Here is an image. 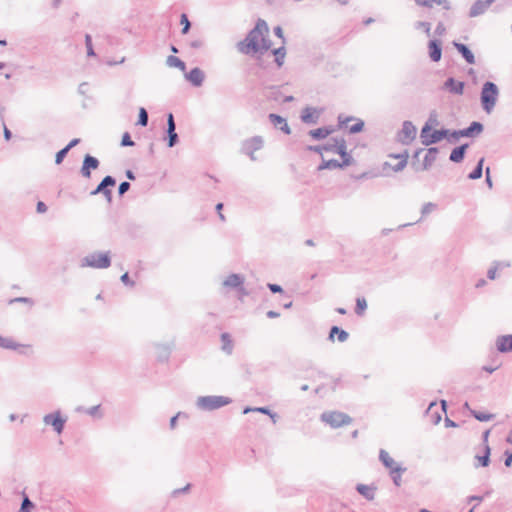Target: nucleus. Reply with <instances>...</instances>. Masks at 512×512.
Here are the masks:
<instances>
[{
  "label": "nucleus",
  "instance_id": "nucleus-1",
  "mask_svg": "<svg viewBox=\"0 0 512 512\" xmlns=\"http://www.w3.org/2000/svg\"><path fill=\"white\" fill-rule=\"evenodd\" d=\"M265 33H268V25L265 20L258 19L245 39L237 43L238 51L246 55L260 52V40Z\"/></svg>",
  "mask_w": 512,
  "mask_h": 512
},
{
  "label": "nucleus",
  "instance_id": "nucleus-2",
  "mask_svg": "<svg viewBox=\"0 0 512 512\" xmlns=\"http://www.w3.org/2000/svg\"><path fill=\"white\" fill-rule=\"evenodd\" d=\"M499 97V89L498 86L491 81H486L481 89L480 93V101L483 110L490 114L497 103Z\"/></svg>",
  "mask_w": 512,
  "mask_h": 512
},
{
  "label": "nucleus",
  "instance_id": "nucleus-3",
  "mask_svg": "<svg viewBox=\"0 0 512 512\" xmlns=\"http://www.w3.org/2000/svg\"><path fill=\"white\" fill-rule=\"evenodd\" d=\"M232 400L225 396H200L197 398L196 405L199 409L204 411H212L219 409L223 406L230 404Z\"/></svg>",
  "mask_w": 512,
  "mask_h": 512
},
{
  "label": "nucleus",
  "instance_id": "nucleus-4",
  "mask_svg": "<svg viewBox=\"0 0 512 512\" xmlns=\"http://www.w3.org/2000/svg\"><path fill=\"white\" fill-rule=\"evenodd\" d=\"M333 143L323 145L327 152H334L342 158V164L349 166L353 163V157L347 152L346 141L344 138H332Z\"/></svg>",
  "mask_w": 512,
  "mask_h": 512
},
{
  "label": "nucleus",
  "instance_id": "nucleus-5",
  "mask_svg": "<svg viewBox=\"0 0 512 512\" xmlns=\"http://www.w3.org/2000/svg\"><path fill=\"white\" fill-rule=\"evenodd\" d=\"M111 257L110 252H94L82 259V267H92L96 269H105L110 267Z\"/></svg>",
  "mask_w": 512,
  "mask_h": 512
},
{
  "label": "nucleus",
  "instance_id": "nucleus-6",
  "mask_svg": "<svg viewBox=\"0 0 512 512\" xmlns=\"http://www.w3.org/2000/svg\"><path fill=\"white\" fill-rule=\"evenodd\" d=\"M320 418L332 428H338L352 422V418L348 414L339 411L323 412Z\"/></svg>",
  "mask_w": 512,
  "mask_h": 512
},
{
  "label": "nucleus",
  "instance_id": "nucleus-7",
  "mask_svg": "<svg viewBox=\"0 0 512 512\" xmlns=\"http://www.w3.org/2000/svg\"><path fill=\"white\" fill-rule=\"evenodd\" d=\"M264 145V140L261 136H253L246 139L242 144V152L250 157L252 161L256 160L254 152L260 150Z\"/></svg>",
  "mask_w": 512,
  "mask_h": 512
},
{
  "label": "nucleus",
  "instance_id": "nucleus-8",
  "mask_svg": "<svg viewBox=\"0 0 512 512\" xmlns=\"http://www.w3.org/2000/svg\"><path fill=\"white\" fill-rule=\"evenodd\" d=\"M417 134V129L415 125L409 121L405 120L402 124V129L398 133V140L403 145H409L415 138Z\"/></svg>",
  "mask_w": 512,
  "mask_h": 512
},
{
  "label": "nucleus",
  "instance_id": "nucleus-9",
  "mask_svg": "<svg viewBox=\"0 0 512 512\" xmlns=\"http://www.w3.org/2000/svg\"><path fill=\"white\" fill-rule=\"evenodd\" d=\"M445 137H447V129L446 128H441V129H436V130L432 129L430 132H428L426 134L420 132L421 143L424 146H431L433 144L439 143L440 141L445 139Z\"/></svg>",
  "mask_w": 512,
  "mask_h": 512
},
{
  "label": "nucleus",
  "instance_id": "nucleus-10",
  "mask_svg": "<svg viewBox=\"0 0 512 512\" xmlns=\"http://www.w3.org/2000/svg\"><path fill=\"white\" fill-rule=\"evenodd\" d=\"M43 422L46 425L52 426L56 433L61 434L64 430L66 418L62 417L60 411H56L53 413L46 414L43 417Z\"/></svg>",
  "mask_w": 512,
  "mask_h": 512
},
{
  "label": "nucleus",
  "instance_id": "nucleus-11",
  "mask_svg": "<svg viewBox=\"0 0 512 512\" xmlns=\"http://www.w3.org/2000/svg\"><path fill=\"white\" fill-rule=\"evenodd\" d=\"M167 146L169 148L174 147L179 142L178 134L176 133V123L172 113L167 115Z\"/></svg>",
  "mask_w": 512,
  "mask_h": 512
},
{
  "label": "nucleus",
  "instance_id": "nucleus-12",
  "mask_svg": "<svg viewBox=\"0 0 512 512\" xmlns=\"http://www.w3.org/2000/svg\"><path fill=\"white\" fill-rule=\"evenodd\" d=\"M100 162L99 160L90 155L86 154L83 159L82 167L80 169V173L84 178H90L91 177V170H95L99 167Z\"/></svg>",
  "mask_w": 512,
  "mask_h": 512
},
{
  "label": "nucleus",
  "instance_id": "nucleus-13",
  "mask_svg": "<svg viewBox=\"0 0 512 512\" xmlns=\"http://www.w3.org/2000/svg\"><path fill=\"white\" fill-rule=\"evenodd\" d=\"M465 83L458 81L453 77H448L443 83V89L451 94L462 95L464 93Z\"/></svg>",
  "mask_w": 512,
  "mask_h": 512
},
{
  "label": "nucleus",
  "instance_id": "nucleus-14",
  "mask_svg": "<svg viewBox=\"0 0 512 512\" xmlns=\"http://www.w3.org/2000/svg\"><path fill=\"white\" fill-rule=\"evenodd\" d=\"M352 120H356V123L353 124L350 128H349V132L351 134H357L359 132H361L364 128V122L360 119H356L352 116H343L342 114H340L338 116V122H339V126L340 127H343V126H346L348 122L352 121Z\"/></svg>",
  "mask_w": 512,
  "mask_h": 512
},
{
  "label": "nucleus",
  "instance_id": "nucleus-15",
  "mask_svg": "<svg viewBox=\"0 0 512 512\" xmlns=\"http://www.w3.org/2000/svg\"><path fill=\"white\" fill-rule=\"evenodd\" d=\"M429 57L433 62H439L442 57V42L438 39H432L428 42Z\"/></svg>",
  "mask_w": 512,
  "mask_h": 512
},
{
  "label": "nucleus",
  "instance_id": "nucleus-16",
  "mask_svg": "<svg viewBox=\"0 0 512 512\" xmlns=\"http://www.w3.org/2000/svg\"><path fill=\"white\" fill-rule=\"evenodd\" d=\"M185 78L195 87H200L205 79V73L199 67L192 68Z\"/></svg>",
  "mask_w": 512,
  "mask_h": 512
},
{
  "label": "nucleus",
  "instance_id": "nucleus-17",
  "mask_svg": "<svg viewBox=\"0 0 512 512\" xmlns=\"http://www.w3.org/2000/svg\"><path fill=\"white\" fill-rule=\"evenodd\" d=\"M438 153H439V148L438 147H429L427 149V153H426V155H425V157L423 159V163H422L421 168L415 167V170L419 171V170H428V169H430V167L436 161Z\"/></svg>",
  "mask_w": 512,
  "mask_h": 512
},
{
  "label": "nucleus",
  "instance_id": "nucleus-18",
  "mask_svg": "<svg viewBox=\"0 0 512 512\" xmlns=\"http://www.w3.org/2000/svg\"><path fill=\"white\" fill-rule=\"evenodd\" d=\"M452 44L468 64H475L474 53L466 44L459 43L457 41H453Z\"/></svg>",
  "mask_w": 512,
  "mask_h": 512
},
{
  "label": "nucleus",
  "instance_id": "nucleus-19",
  "mask_svg": "<svg viewBox=\"0 0 512 512\" xmlns=\"http://www.w3.org/2000/svg\"><path fill=\"white\" fill-rule=\"evenodd\" d=\"M320 112L313 107H305L301 112V120L306 124H317Z\"/></svg>",
  "mask_w": 512,
  "mask_h": 512
},
{
  "label": "nucleus",
  "instance_id": "nucleus-20",
  "mask_svg": "<svg viewBox=\"0 0 512 512\" xmlns=\"http://www.w3.org/2000/svg\"><path fill=\"white\" fill-rule=\"evenodd\" d=\"M496 348L500 353H509L512 351V334L502 335L496 339Z\"/></svg>",
  "mask_w": 512,
  "mask_h": 512
},
{
  "label": "nucleus",
  "instance_id": "nucleus-21",
  "mask_svg": "<svg viewBox=\"0 0 512 512\" xmlns=\"http://www.w3.org/2000/svg\"><path fill=\"white\" fill-rule=\"evenodd\" d=\"M268 118L274 127L279 128L286 135L291 134V129L285 118L274 113L269 114Z\"/></svg>",
  "mask_w": 512,
  "mask_h": 512
},
{
  "label": "nucleus",
  "instance_id": "nucleus-22",
  "mask_svg": "<svg viewBox=\"0 0 512 512\" xmlns=\"http://www.w3.org/2000/svg\"><path fill=\"white\" fill-rule=\"evenodd\" d=\"M116 184V179L110 175L105 176L97 187L91 191V195H97L106 191L109 187H113Z\"/></svg>",
  "mask_w": 512,
  "mask_h": 512
},
{
  "label": "nucleus",
  "instance_id": "nucleus-23",
  "mask_svg": "<svg viewBox=\"0 0 512 512\" xmlns=\"http://www.w3.org/2000/svg\"><path fill=\"white\" fill-rule=\"evenodd\" d=\"M468 147L469 145L467 143L455 147L450 153L449 160L454 163L462 162Z\"/></svg>",
  "mask_w": 512,
  "mask_h": 512
},
{
  "label": "nucleus",
  "instance_id": "nucleus-24",
  "mask_svg": "<svg viewBox=\"0 0 512 512\" xmlns=\"http://www.w3.org/2000/svg\"><path fill=\"white\" fill-rule=\"evenodd\" d=\"M334 132V128L332 126H324L317 129L310 130L308 134L315 140H322L328 137L330 134Z\"/></svg>",
  "mask_w": 512,
  "mask_h": 512
},
{
  "label": "nucleus",
  "instance_id": "nucleus-25",
  "mask_svg": "<svg viewBox=\"0 0 512 512\" xmlns=\"http://www.w3.org/2000/svg\"><path fill=\"white\" fill-rule=\"evenodd\" d=\"M243 283H244V278L239 274L233 273L225 279V281L223 282V285L226 287L243 290Z\"/></svg>",
  "mask_w": 512,
  "mask_h": 512
},
{
  "label": "nucleus",
  "instance_id": "nucleus-26",
  "mask_svg": "<svg viewBox=\"0 0 512 512\" xmlns=\"http://www.w3.org/2000/svg\"><path fill=\"white\" fill-rule=\"evenodd\" d=\"M484 126L478 121H473L467 128L461 129L463 137H475L482 133Z\"/></svg>",
  "mask_w": 512,
  "mask_h": 512
},
{
  "label": "nucleus",
  "instance_id": "nucleus-27",
  "mask_svg": "<svg viewBox=\"0 0 512 512\" xmlns=\"http://www.w3.org/2000/svg\"><path fill=\"white\" fill-rule=\"evenodd\" d=\"M357 492L362 495L366 500L371 501L375 498L376 487L365 484L356 485Z\"/></svg>",
  "mask_w": 512,
  "mask_h": 512
},
{
  "label": "nucleus",
  "instance_id": "nucleus-28",
  "mask_svg": "<svg viewBox=\"0 0 512 512\" xmlns=\"http://www.w3.org/2000/svg\"><path fill=\"white\" fill-rule=\"evenodd\" d=\"M438 125H439L438 114L435 110H433L430 112L428 119L425 122V124L423 125V127L421 128L420 132L426 134Z\"/></svg>",
  "mask_w": 512,
  "mask_h": 512
},
{
  "label": "nucleus",
  "instance_id": "nucleus-29",
  "mask_svg": "<svg viewBox=\"0 0 512 512\" xmlns=\"http://www.w3.org/2000/svg\"><path fill=\"white\" fill-rule=\"evenodd\" d=\"M379 460L387 469H389V472L392 471L395 467L400 466L394 461L393 458L390 457L389 453L384 449H381L379 452Z\"/></svg>",
  "mask_w": 512,
  "mask_h": 512
},
{
  "label": "nucleus",
  "instance_id": "nucleus-30",
  "mask_svg": "<svg viewBox=\"0 0 512 512\" xmlns=\"http://www.w3.org/2000/svg\"><path fill=\"white\" fill-rule=\"evenodd\" d=\"M335 335H337V339L341 343L345 342L349 337L348 332L345 331L344 329H342L338 326H332L330 329V332H329L328 339L330 341H334Z\"/></svg>",
  "mask_w": 512,
  "mask_h": 512
},
{
  "label": "nucleus",
  "instance_id": "nucleus-31",
  "mask_svg": "<svg viewBox=\"0 0 512 512\" xmlns=\"http://www.w3.org/2000/svg\"><path fill=\"white\" fill-rule=\"evenodd\" d=\"M155 348L157 359L161 362L167 361L171 353V346L169 344H156Z\"/></svg>",
  "mask_w": 512,
  "mask_h": 512
},
{
  "label": "nucleus",
  "instance_id": "nucleus-32",
  "mask_svg": "<svg viewBox=\"0 0 512 512\" xmlns=\"http://www.w3.org/2000/svg\"><path fill=\"white\" fill-rule=\"evenodd\" d=\"M487 8L483 3V0H476L469 10V17H477L486 12Z\"/></svg>",
  "mask_w": 512,
  "mask_h": 512
},
{
  "label": "nucleus",
  "instance_id": "nucleus-33",
  "mask_svg": "<svg viewBox=\"0 0 512 512\" xmlns=\"http://www.w3.org/2000/svg\"><path fill=\"white\" fill-rule=\"evenodd\" d=\"M391 157H394V158H396V159H399V162H398L396 165H394V166L392 167V169H393V171H395V172H400V171H402V170L406 167V165H407V163H408V157H409V155H408V152H407V151H404V152H403V153H401V154L391 155Z\"/></svg>",
  "mask_w": 512,
  "mask_h": 512
},
{
  "label": "nucleus",
  "instance_id": "nucleus-34",
  "mask_svg": "<svg viewBox=\"0 0 512 512\" xmlns=\"http://www.w3.org/2000/svg\"><path fill=\"white\" fill-rule=\"evenodd\" d=\"M464 407H466L467 409H469L471 415L477 419L478 421L480 422H485V421H490L492 420L495 415L494 414H491V413H484V412H480V411H476V410H472L470 409L468 403L466 402L464 404Z\"/></svg>",
  "mask_w": 512,
  "mask_h": 512
},
{
  "label": "nucleus",
  "instance_id": "nucleus-35",
  "mask_svg": "<svg viewBox=\"0 0 512 512\" xmlns=\"http://www.w3.org/2000/svg\"><path fill=\"white\" fill-rule=\"evenodd\" d=\"M273 55L275 56V63L278 67H281L284 63V58L286 56L285 44H282L280 47L272 50Z\"/></svg>",
  "mask_w": 512,
  "mask_h": 512
},
{
  "label": "nucleus",
  "instance_id": "nucleus-36",
  "mask_svg": "<svg viewBox=\"0 0 512 512\" xmlns=\"http://www.w3.org/2000/svg\"><path fill=\"white\" fill-rule=\"evenodd\" d=\"M346 167L341 162L336 159L323 160L322 163L318 166V170L324 169H337Z\"/></svg>",
  "mask_w": 512,
  "mask_h": 512
},
{
  "label": "nucleus",
  "instance_id": "nucleus-37",
  "mask_svg": "<svg viewBox=\"0 0 512 512\" xmlns=\"http://www.w3.org/2000/svg\"><path fill=\"white\" fill-rule=\"evenodd\" d=\"M483 164L484 158L479 159L474 169L468 174V178L471 180H477L483 175Z\"/></svg>",
  "mask_w": 512,
  "mask_h": 512
},
{
  "label": "nucleus",
  "instance_id": "nucleus-38",
  "mask_svg": "<svg viewBox=\"0 0 512 512\" xmlns=\"http://www.w3.org/2000/svg\"><path fill=\"white\" fill-rule=\"evenodd\" d=\"M166 64L169 67H175V68L180 69L181 71H185V69H186L185 62H183L180 58H178L174 55H170L167 57Z\"/></svg>",
  "mask_w": 512,
  "mask_h": 512
},
{
  "label": "nucleus",
  "instance_id": "nucleus-39",
  "mask_svg": "<svg viewBox=\"0 0 512 512\" xmlns=\"http://www.w3.org/2000/svg\"><path fill=\"white\" fill-rule=\"evenodd\" d=\"M221 341H222V350L228 355L232 354L233 344H232L230 335L228 333H222Z\"/></svg>",
  "mask_w": 512,
  "mask_h": 512
},
{
  "label": "nucleus",
  "instance_id": "nucleus-40",
  "mask_svg": "<svg viewBox=\"0 0 512 512\" xmlns=\"http://www.w3.org/2000/svg\"><path fill=\"white\" fill-rule=\"evenodd\" d=\"M406 471L405 467L399 466L395 467L392 471L389 472L393 483L399 487L401 485V475Z\"/></svg>",
  "mask_w": 512,
  "mask_h": 512
},
{
  "label": "nucleus",
  "instance_id": "nucleus-41",
  "mask_svg": "<svg viewBox=\"0 0 512 512\" xmlns=\"http://www.w3.org/2000/svg\"><path fill=\"white\" fill-rule=\"evenodd\" d=\"M21 345L16 343L12 338L3 337L0 335V348L16 350Z\"/></svg>",
  "mask_w": 512,
  "mask_h": 512
},
{
  "label": "nucleus",
  "instance_id": "nucleus-42",
  "mask_svg": "<svg viewBox=\"0 0 512 512\" xmlns=\"http://www.w3.org/2000/svg\"><path fill=\"white\" fill-rule=\"evenodd\" d=\"M490 453H491V449H490L489 445L486 444L485 448H484V454L482 456H477L480 466L487 467L489 465Z\"/></svg>",
  "mask_w": 512,
  "mask_h": 512
},
{
  "label": "nucleus",
  "instance_id": "nucleus-43",
  "mask_svg": "<svg viewBox=\"0 0 512 512\" xmlns=\"http://www.w3.org/2000/svg\"><path fill=\"white\" fill-rule=\"evenodd\" d=\"M366 309H367L366 299L364 297H358L356 299L355 313L358 316H362V315H364Z\"/></svg>",
  "mask_w": 512,
  "mask_h": 512
},
{
  "label": "nucleus",
  "instance_id": "nucleus-44",
  "mask_svg": "<svg viewBox=\"0 0 512 512\" xmlns=\"http://www.w3.org/2000/svg\"><path fill=\"white\" fill-rule=\"evenodd\" d=\"M461 137H463V133H462V130H450V129H447V137H445V139L449 142V143H455L457 142Z\"/></svg>",
  "mask_w": 512,
  "mask_h": 512
},
{
  "label": "nucleus",
  "instance_id": "nucleus-45",
  "mask_svg": "<svg viewBox=\"0 0 512 512\" xmlns=\"http://www.w3.org/2000/svg\"><path fill=\"white\" fill-rule=\"evenodd\" d=\"M100 407V405H95L87 409L83 407H78L77 411H83L92 417H102V415L100 414Z\"/></svg>",
  "mask_w": 512,
  "mask_h": 512
},
{
  "label": "nucleus",
  "instance_id": "nucleus-46",
  "mask_svg": "<svg viewBox=\"0 0 512 512\" xmlns=\"http://www.w3.org/2000/svg\"><path fill=\"white\" fill-rule=\"evenodd\" d=\"M34 507V503L29 499V497L23 493V499L20 507V512H31V509Z\"/></svg>",
  "mask_w": 512,
  "mask_h": 512
},
{
  "label": "nucleus",
  "instance_id": "nucleus-47",
  "mask_svg": "<svg viewBox=\"0 0 512 512\" xmlns=\"http://www.w3.org/2000/svg\"><path fill=\"white\" fill-rule=\"evenodd\" d=\"M148 120H149V117H148L147 110L145 108L141 107L139 109L137 125L145 127L148 124Z\"/></svg>",
  "mask_w": 512,
  "mask_h": 512
},
{
  "label": "nucleus",
  "instance_id": "nucleus-48",
  "mask_svg": "<svg viewBox=\"0 0 512 512\" xmlns=\"http://www.w3.org/2000/svg\"><path fill=\"white\" fill-rule=\"evenodd\" d=\"M414 27L417 30H423L428 37L431 36V23L426 21H417L414 24Z\"/></svg>",
  "mask_w": 512,
  "mask_h": 512
},
{
  "label": "nucleus",
  "instance_id": "nucleus-49",
  "mask_svg": "<svg viewBox=\"0 0 512 512\" xmlns=\"http://www.w3.org/2000/svg\"><path fill=\"white\" fill-rule=\"evenodd\" d=\"M15 303H24V304H28L30 307H32L34 305V300L29 297H16V298H12L8 301L9 305H12Z\"/></svg>",
  "mask_w": 512,
  "mask_h": 512
},
{
  "label": "nucleus",
  "instance_id": "nucleus-50",
  "mask_svg": "<svg viewBox=\"0 0 512 512\" xmlns=\"http://www.w3.org/2000/svg\"><path fill=\"white\" fill-rule=\"evenodd\" d=\"M180 23L182 25V34H187L191 28V23L185 13L181 14Z\"/></svg>",
  "mask_w": 512,
  "mask_h": 512
},
{
  "label": "nucleus",
  "instance_id": "nucleus-51",
  "mask_svg": "<svg viewBox=\"0 0 512 512\" xmlns=\"http://www.w3.org/2000/svg\"><path fill=\"white\" fill-rule=\"evenodd\" d=\"M251 411H255V412H259V413H262V414H265V415H270V413L272 412L268 407H256V408H250V407H246L243 411L244 414H247Z\"/></svg>",
  "mask_w": 512,
  "mask_h": 512
},
{
  "label": "nucleus",
  "instance_id": "nucleus-52",
  "mask_svg": "<svg viewBox=\"0 0 512 512\" xmlns=\"http://www.w3.org/2000/svg\"><path fill=\"white\" fill-rule=\"evenodd\" d=\"M85 45L87 48V55L89 57L95 56V52H94L93 45H92V37L89 34L85 35Z\"/></svg>",
  "mask_w": 512,
  "mask_h": 512
},
{
  "label": "nucleus",
  "instance_id": "nucleus-53",
  "mask_svg": "<svg viewBox=\"0 0 512 512\" xmlns=\"http://www.w3.org/2000/svg\"><path fill=\"white\" fill-rule=\"evenodd\" d=\"M435 208H436V204H434L432 202L425 203L421 209L422 218L425 217L426 215H428L429 213H431Z\"/></svg>",
  "mask_w": 512,
  "mask_h": 512
},
{
  "label": "nucleus",
  "instance_id": "nucleus-54",
  "mask_svg": "<svg viewBox=\"0 0 512 512\" xmlns=\"http://www.w3.org/2000/svg\"><path fill=\"white\" fill-rule=\"evenodd\" d=\"M68 152L69 151L66 147L59 150L55 155V163L57 165L61 164L63 162L64 158L66 157V155L68 154Z\"/></svg>",
  "mask_w": 512,
  "mask_h": 512
},
{
  "label": "nucleus",
  "instance_id": "nucleus-55",
  "mask_svg": "<svg viewBox=\"0 0 512 512\" xmlns=\"http://www.w3.org/2000/svg\"><path fill=\"white\" fill-rule=\"evenodd\" d=\"M135 143L134 141L131 139V136L128 132H125L123 135H122V139H121V146L123 147H131V146H134Z\"/></svg>",
  "mask_w": 512,
  "mask_h": 512
},
{
  "label": "nucleus",
  "instance_id": "nucleus-56",
  "mask_svg": "<svg viewBox=\"0 0 512 512\" xmlns=\"http://www.w3.org/2000/svg\"><path fill=\"white\" fill-rule=\"evenodd\" d=\"M130 187H131V185L129 182H127V181L121 182L118 187L119 196H123L130 189Z\"/></svg>",
  "mask_w": 512,
  "mask_h": 512
},
{
  "label": "nucleus",
  "instance_id": "nucleus-57",
  "mask_svg": "<svg viewBox=\"0 0 512 512\" xmlns=\"http://www.w3.org/2000/svg\"><path fill=\"white\" fill-rule=\"evenodd\" d=\"M445 33H446V27H445L444 23L439 22L435 28L434 34L436 36L441 37V36L445 35Z\"/></svg>",
  "mask_w": 512,
  "mask_h": 512
},
{
  "label": "nucleus",
  "instance_id": "nucleus-58",
  "mask_svg": "<svg viewBox=\"0 0 512 512\" xmlns=\"http://www.w3.org/2000/svg\"><path fill=\"white\" fill-rule=\"evenodd\" d=\"M261 44H260V51L263 50V51H267L268 49H270L271 47V41L269 39H267L265 37V35L263 34L262 38H261Z\"/></svg>",
  "mask_w": 512,
  "mask_h": 512
},
{
  "label": "nucleus",
  "instance_id": "nucleus-59",
  "mask_svg": "<svg viewBox=\"0 0 512 512\" xmlns=\"http://www.w3.org/2000/svg\"><path fill=\"white\" fill-rule=\"evenodd\" d=\"M274 34H275V36H277L278 38H280L282 40V44L286 43V39L284 37L283 29L280 26L274 27Z\"/></svg>",
  "mask_w": 512,
  "mask_h": 512
},
{
  "label": "nucleus",
  "instance_id": "nucleus-60",
  "mask_svg": "<svg viewBox=\"0 0 512 512\" xmlns=\"http://www.w3.org/2000/svg\"><path fill=\"white\" fill-rule=\"evenodd\" d=\"M267 287L272 293H282L283 292V288L278 284L268 283Z\"/></svg>",
  "mask_w": 512,
  "mask_h": 512
},
{
  "label": "nucleus",
  "instance_id": "nucleus-61",
  "mask_svg": "<svg viewBox=\"0 0 512 512\" xmlns=\"http://www.w3.org/2000/svg\"><path fill=\"white\" fill-rule=\"evenodd\" d=\"M418 6L431 8L434 0H414Z\"/></svg>",
  "mask_w": 512,
  "mask_h": 512
},
{
  "label": "nucleus",
  "instance_id": "nucleus-62",
  "mask_svg": "<svg viewBox=\"0 0 512 512\" xmlns=\"http://www.w3.org/2000/svg\"><path fill=\"white\" fill-rule=\"evenodd\" d=\"M181 416H185V414H184V413H182V412H178L175 416H173V417L170 419V423H169V425H170V428H171V429H175V427H176V425H177V420H178V418H179V417H181Z\"/></svg>",
  "mask_w": 512,
  "mask_h": 512
},
{
  "label": "nucleus",
  "instance_id": "nucleus-63",
  "mask_svg": "<svg viewBox=\"0 0 512 512\" xmlns=\"http://www.w3.org/2000/svg\"><path fill=\"white\" fill-rule=\"evenodd\" d=\"M203 45H204V42L201 39H195L190 42V47L193 49H200L203 47Z\"/></svg>",
  "mask_w": 512,
  "mask_h": 512
},
{
  "label": "nucleus",
  "instance_id": "nucleus-64",
  "mask_svg": "<svg viewBox=\"0 0 512 512\" xmlns=\"http://www.w3.org/2000/svg\"><path fill=\"white\" fill-rule=\"evenodd\" d=\"M505 456H506V458L504 460V465L506 467H510L512 465V452H510L508 450L505 451Z\"/></svg>",
  "mask_w": 512,
  "mask_h": 512
}]
</instances>
